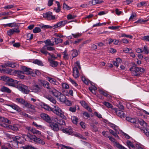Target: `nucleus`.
<instances>
[{"label":"nucleus","mask_w":149,"mask_h":149,"mask_svg":"<svg viewBox=\"0 0 149 149\" xmlns=\"http://www.w3.org/2000/svg\"><path fill=\"white\" fill-rule=\"evenodd\" d=\"M136 15L135 13H132L131 15L129 18V21H131L134 18V17H136Z\"/></svg>","instance_id":"e2e57ef3"},{"label":"nucleus","mask_w":149,"mask_h":149,"mask_svg":"<svg viewBox=\"0 0 149 149\" xmlns=\"http://www.w3.org/2000/svg\"><path fill=\"white\" fill-rule=\"evenodd\" d=\"M7 105L18 112H20L21 111V108L15 104H8Z\"/></svg>","instance_id":"a211bd4d"},{"label":"nucleus","mask_w":149,"mask_h":149,"mask_svg":"<svg viewBox=\"0 0 149 149\" xmlns=\"http://www.w3.org/2000/svg\"><path fill=\"white\" fill-rule=\"evenodd\" d=\"M130 70L131 72V74L133 76H139L141 75V72H144V70L143 68L136 67L130 68Z\"/></svg>","instance_id":"7ed1b4c3"},{"label":"nucleus","mask_w":149,"mask_h":149,"mask_svg":"<svg viewBox=\"0 0 149 149\" xmlns=\"http://www.w3.org/2000/svg\"><path fill=\"white\" fill-rule=\"evenodd\" d=\"M62 54L63 55V57L64 59L65 60H68L69 58V56L66 51L65 50Z\"/></svg>","instance_id":"4c0bfd02"},{"label":"nucleus","mask_w":149,"mask_h":149,"mask_svg":"<svg viewBox=\"0 0 149 149\" xmlns=\"http://www.w3.org/2000/svg\"><path fill=\"white\" fill-rule=\"evenodd\" d=\"M18 88L19 91L24 93L28 94L29 92L28 86L25 85H22L19 86Z\"/></svg>","instance_id":"9d476101"},{"label":"nucleus","mask_w":149,"mask_h":149,"mask_svg":"<svg viewBox=\"0 0 149 149\" xmlns=\"http://www.w3.org/2000/svg\"><path fill=\"white\" fill-rule=\"evenodd\" d=\"M40 117L42 119L48 123H49L52 122L51 119L49 116L46 113H42L40 115Z\"/></svg>","instance_id":"f8f14e48"},{"label":"nucleus","mask_w":149,"mask_h":149,"mask_svg":"<svg viewBox=\"0 0 149 149\" xmlns=\"http://www.w3.org/2000/svg\"><path fill=\"white\" fill-rule=\"evenodd\" d=\"M58 124H59L60 125H65V121L62 119H60L58 123Z\"/></svg>","instance_id":"6e6d98bb"},{"label":"nucleus","mask_w":149,"mask_h":149,"mask_svg":"<svg viewBox=\"0 0 149 149\" xmlns=\"http://www.w3.org/2000/svg\"><path fill=\"white\" fill-rule=\"evenodd\" d=\"M8 24V27H13L15 26H17V24L15 22L14 23H11Z\"/></svg>","instance_id":"69168bd1"},{"label":"nucleus","mask_w":149,"mask_h":149,"mask_svg":"<svg viewBox=\"0 0 149 149\" xmlns=\"http://www.w3.org/2000/svg\"><path fill=\"white\" fill-rule=\"evenodd\" d=\"M77 67L80 69H81L79 62L78 61L76 62L75 66L73 68V75L75 78H77L80 75Z\"/></svg>","instance_id":"20e7f679"},{"label":"nucleus","mask_w":149,"mask_h":149,"mask_svg":"<svg viewBox=\"0 0 149 149\" xmlns=\"http://www.w3.org/2000/svg\"><path fill=\"white\" fill-rule=\"evenodd\" d=\"M49 123L51 129L54 132H58L60 130L59 127L57 123L52 122Z\"/></svg>","instance_id":"6e6552de"},{"label":"nucleus","mask_w":149,"mask_h":149,"mask_svg":"<svg viewBox=\"0 0 149 149\" xmlns=\"http://www.w3.org/2000/svg\"><path fill=\"white\" fill-rule=\"evenodd\" d=\"M40 87L37 84L34 85L33 87V91L35 93H38L40 91Z\"/></svg>","instance_id":"aec40b11"},{"label":"nucleus","mask_w":149,"mask_h":149,"mask_svg":"<svg viewBox=\"0 0 149 149\" xmlns=\"http://www.w3.org/2000/svg\"><path fill=\"white\" fill-rule=\"evenodd\" d=\"M147 3L145 1H142L140 2L137 4V6L139 7H141L142 6H145L146 5Z\"/></svg>","instance_id":"ea45409f"},{"label":"nucleus","mask_w":149,"mask_h":149,"mask_svg":"<svg viewBox=\"0 0 149 149\" xmlns=\"http://www.w3.org/2000/svg\"><path fill=\"white\" fill-rule=\"evenodd\" d=\"M45 44V45L47 46H53L54 45V42H52L51 40L49 39H47L43 42Z\"/></svg>","instance_id":"4be33fe9"},{"label":"nucleus","mask_w":149,"mask_h":149,"mask_svg":"<svg viewBox=\"0 0 149 149\" xmlns=\"http://www.w3.org/2000/svg\"><path fill=\"white\" fill-rule=\"evenodd\" d=\"M126 120L132 123H136V119L133 118H131L129 117H126Z\"/></svg>","instance_id":"72a5a7b5"},{"label":"nucleus","mask_w":149,"mask_h":149,"mask_svg":"<svg viewBox=\"0 0 149 149\" xmlns=\"http://www.w3.org/2000/svg\"><path fill=\"white\" fill-rule=\"evenodd\" d=\"M63 132L69 135H72L73 131L71 127H69L67 128H63L62 130Z\"/></svg>","instance_id":"ddd939ff"},{"label":"nucleus","mask_w":149,"mask_h":149,"mask_svg":"<svg viewBox=\"0 0 149 149\" xmlns=\"http://www.w3.org/2000/svg\"><path fill=\"white\" fill-rule=\"evenodd\" d=\"M143 51L146 54H149V48L146 45L144 46Z\"/></svg>","instance_id":"c9c22d12"},{"label":"nucleus","mask_w":149,"mask_h":149,"mask_svg":"<svg viewBox=\"0 0 149 149\" xmlns=\"http://www.w3.org/2000/svg\"><path fill=\"white\" fill-rule=\"evenodd\" d=\"M51 111H53L54 113L59 116L62 118H64L65 117L64 115L61 112V110L58 107L56 106H54L53 108H52V110Z\"/></svg>","instance_id":"39448f33"},{"label":"nucleus","mask_w":149,"mask_h":149,"mask_svg":"<svg viewBox=\"0 0 149 149\" xmlns=\"http://www.w3.org/2000/svg\"><path fill=\"white\" fill-rule=\"evenodd\" d=\"M72 36L75 38H77L80 37L82 35L81 33H77L76 34H72Z\"/></svg>","instance_id":"de8ad7c7"},{"label":"nucleus","mask_w":149,"mask_h":149,"mask_svg":"<svg viewBox=\"0 0 149 149\" xmlns=\"http://www.w3.org/2000/svg\"><path fill=\"white\" fill-rule=\"evenodd\" d=\"M76 110V107H70L69 108V110L72 112H75Z\"/></svg>","instance_id":"bf43d9fd"},{"label":"nucleus","mask_w":149,"mask_h":149,"mask_svg":"<svg viewBox=\"0 0 149 149\" xmlns=\"http://www.w3.org/2000/svg\"><path fill=\"white\" fill-rule=\"evenodd\" d=\"M49 92L51 93L54 96L57 98L61 94V92L53 88H51Z\"/></svg>","instance_id":"9b49d317"},{"label":"nucleus","mask_w":149,"mask_h":149,"mask_svg":"<svg viewBox=\"0 0 149 149\" xmlns=\"http://www.w3.org/2000/svg\"><path fill=\"white\" fill-rule=\"evenodd\" d=\"M148 21V20H144L143 19H139L135 23L139 24H143Z\"/></svg>","instance_id":"58836bf2"},{"label":"nucleus","mask_w":149,"mask_h":149,"mask_svg":"<svg viewBox=\"0 0 149 149\" xmlns=\"http://www.w3.org/2000/svg\"><path fill=\"white\" fill-rule=\"evenodd\" d=\"M69 80L74 86L76 87L78 89H80L81 87L78 84L73 80L71 78H69Z\"/></svg>","instance_id":"7c9ffc66"},{"label":"nucleus","mask_w":149,"mask_h":149,"mask_svg":"<svg viewBox=\"0 0 149 149\" xmlns=\"http://www.w3.org/2000/svg\"><path fill=\"white\" fill-rule=\"evenodd\" d=\"M139 123L140 125L143 126L144 128L146 130H147V124L143 120H141L139 121Z\"/></svg>","instance_id":"c756f323"},{"label":"nucleus","mask_w":149,"mask_h":149,"mask_svg":"<svg viewBox=\"0 0 149 149\" xmlns=\"http://www.w3.org/2000/svg\"><path fill=\"white\" fill-rule=\"evenodd\" d=\"M33 63L35 64H36L40 66H43V64L42 62L41 61L38 59H36L34 61Z\"/></svg>","instance_id":"f704fd0d"},{"label":"nucleus","mask_w":149,"mask_h":149,"mask_svg":"<svg viewBox=\"0 0 149 149\" xmlns=\"http://www.w3.org/2000/svg\"><path fill=\"white\" fill-rule=\"evenodd\" d=\"M16 63L15 62L8 61L4 65L3 67H9L13 68H15L16 67Z\"/></svg>","instance_id":"dca6fc26"},{"label":"nucleus","mask_w":149,"mask_h":149,"mask_svg":"<svg viewBox=\"0 0 149 149\" xmlns=\"http://www.w3.org/2000/svg\"><path fill=\"white\" fill-rule=\"evenodd\" d=\"M127 146L129 147H131L132 148L134 147V145L133 143L129 141H127Z\"/></svg>","instance_id":"5fc2aeb1"},{"label":"nucleus","mask_w":149,"mask_h":149,"mask_svg":"<svg viewBox=\"0 0 149 149\" xmlns=\"http://www.w3.org/2000/svg\"><path fill=\"white\" fill-rule=\"evenodd\" d=\"M8 128L10 129L15 131H17L18 130V127L16 125H8Z\"/></svg>","instance_id":"2f4dec72"},{"label":"nucleus","mask_w":149,"mask_h":149,"mask_svg":"<svg viewBox=\"0 0 149 149\" xmlns=\"http://www.w3.org/2000/svg\"><path fill=\"white\" fill-rule=\"evenodd\" d=\"M47 80L50 83L53 84L54 85H58L59 84L58 82L57 81L56 79L54 78L48 77H47Z\"/></svg>","instance_id":"5701e85b"},{"label":"nucleus","mask_w":149,"mask_h":149,"mask_svg":"<svg viewBox=\"0 0 149 149\" xmlns=\"http://www.w3.org/2000/svg\"><path fill=\"white\" fill-rule=\"evenodd\" d=\"M63 7L64 9L67 10H69L72 8H71L67 5L65 3H64L63 4Z\"/></svg>","instance_id":"052dcab7"},{"label":"nucleus","mask_w":149,"mask_h":149,"mask_svg":"<svg viewBox=\"0 0 149 149\" xmlns=\"http://www.w3.org/2000/svg\"><path fill=\"white\" fill-rule=\"evenodd\" d=\"M98 91L100 94L104 96H106L107 97L109 98L111 97L109 95L107 94L106 91L102 89H99Z\"/></svg>","instance_id":"b1692460"},{"label":"nucleus","mask_w":149,"mask_h":149,"mask_svg":"<svg viewBox=\"0 0 149 149\" xmlns=\"http://www.w3.org/2000/svg\"><path fill=\"white\" fill-rule=\"evenodd\" d=\"M115 145L119 149H123L124 148V147L120 144L118 142H115Z\"/></svg>","instance_id":"37998d69"},{"label":"nucleus","mask_w":149,"mask_h":149,"mask_svg":"<svg viewBox=\"0 0 149 149\" xmlns=\"http://www.w3.org/2000/svg\"><path fill=\"white\" fill-rule=\"evenodd\" d=\"M57 98H58L61 102H63L65 100L66 97L61 93L60 95L57 97Z\"/></svg>","instance_id":"473e14b6"},{"label":"nucleus","mask_w":149,"mask_h":149,"mask_svg":"<svg viewBox=\"0 0 149 149\" xmlns=\"http://www.w3.org/2000/svg\"><path fill=\"white\" fill-rule=\"evenodd\" d=\"M62 86L63 88L67 89L69 88L68 85L66 83H63L62 84Z\"/></svg>","instance_id":"3c124183"},{"label":"nucleus","mask_w":149,"mask_h":149,"mask_svg":"<svg viewBox=\"0 0 149 149\" xmlns=\"http://www.w3.org/2000/svg\"><path fill=\"white\" fill-rule=\"evenodd\" d=\"M103 2V1H100L99 0H93L92 1V3L93 5H95L97 4H100Z\"/></svg>","instance_id":"e433bc0d"},{"label":"nucleus","mask_w":149,"mask_h":149,"mask_svg":"<svg viewBox=\"0 0 149 149\" xmlns=\"http://www.w3.org/2000/svg\"><path fill=\"white\" fill-rule=\"evenodd\" d=\"M47 99L53 104H55L56 102L55 100L52 96H48L47 97Z\"/></svg>","instance_id":"a19ab883"},{"label":"nucleus","mask_w":149,"mask_h":149,"mask_svg":"<svg viewBox=\"0 0 149 149\" xmlns=\"http://www.w3.org/2000/svg\"><path fill=\"white\" fill-rule=\"evenodd\" d=\"M42 107L48 111H51L52 110V108L46 104H43Z\"/></svg>","instance_id":"864d4df0"},{"label":"nucleus","mask_w":149,"mask_h":149,"mask_svg":"<svg viewBox=\"0 0 149 149\" xmlns=\"http://www.w3.org/2000/svg\"><path fill=\"white\" fill-rule=\"evenodd\" d=\"M26 136L27 137V139L29 141H33L34 142L42 145H44L45 143L43 139L42 138H38L35 136H33L30 134H27Z\"/></svg>","instance_id":"f03ea898"},{"label":"nucleus","mask_w":149,"mask_h":149,"mask_svg":"<svg viewBox=\"0 0 149 149\" xmlns=\"http://www.w3.org/2000/svg\"><path fill=\"white\" fill-rule=\"evenodd\" d=\"M27 40H31L33 37V35L32 34L28 33L27 35Z\"/></svg>","instance_id":"603ef678"},{"label":"nucleus","mask_w":149,"mask_h":149,"mask_svg":"<svg viewBox=\"0 0 149 149\" xmlns=\"http://www.w3.org/2000/svg\"><path fill=\"white\" fill-rule=\"evenodd\" d=\"M43 17L47 20H54L56 19L55 16L52 15V13L50 11L48 12L43 14Z\"/></svg>","instance_id":"423d86ee"},{"label":"nucleus","mask_w":149,"mask_h":149,"mask_svg":"<svg viewBox=\"0 0 149 149\" xmlns=\"http://www.w3.org/2000/svg\"><path fill=\"white\" fill-rule=\"evenodd\" d=\"M48 61L50 63V66L52 67H56L58 65V63L57 61H54L51 58H49Z\"/></svg>","instance_id":"6ab92c4d"},{"label":"nucleus","mask_w":149,"mask_h":149,"mask_svg":"<svg viewBox=\"0 0 149 149\" xmlns=\"http://www.w3.org/2000/svg\"><path fill=\"white\" fill-rule=\"evenodd\" d=\"M22 69L23 71L17 70L16 73V75H17V77L20 79H23L24 78V74L34 77L36 76L37 74L36 73L34 72L31 68L24 66L22 67Z\"/></svg>","instance_id":"f257e3e1"},{"label":"nucleus","mask_w":149,"mask_h":149,"mask_svg":"<svg viewBox=\"0 0 149 149\" xmlns=\"http://www.w3.org/2000/svg\"><path fill=\"white\" fill-rule=\"evenodd\" d=\"M113 111L120 118H123L125 117V114L122 111H121L117 108H114L113 109Z\"/></svg>","instance_id":"1a4fd4ad"},{"label":"nucleus","mask_w":149,"mask_h":149,"mask_svg":"<svg viewBox=\"0 0 149 149\" xmlns=\"http://www.w3.org/2000/svg\"><path fill=\"white\" fill-rule=\"evenodd\" d=\"M1 91L2 92H6L8 93H10L11 92L10 89L5 86H3L1 88Z\"/></svg>","instance_id":"393cba45"},{"label":"nucleus","mask_w":149,"mask_h":149,"mask_svg":"<svg viewBox=\"0 0 149 149\" xmlns=\"http://www.w3.org/2000/svg\"><path fill=\"white\" fill-rule=\"evenodd\" d=\"M14 6V4L9 5L4 7L5 9H10L13 8Z\"/></svg>","instance_id":"680f3d73"},{"label":"nucleus","mask_w":149,"mask_h":149,"mask_svg":"<svg viewBox=\"0 0 149 149\" xmlns=\"http://www.w3.org/2000/svg\"><path fill=\"white\" fill-rule=\"evenodd\" d=\"M20 114L21 115L25 117H28L30 118H32L31 116L29 115L24 111L21 112L20 113Z\"/></svg>","instance_id":"49530a36"},{"label":"nucleus","mask_w":149,"mask_h":149,"mask_svg":"<svg viewBox=\"0 0 149 149\" xmlns=\"http://www.w3.org/2000/svg\"><path fill=\"white\" fill-rule=\"evenodd\" d=\"M68 22L66 20L62 21L58 23V26L59 27H61L65 26V25L67 24Z\"/></svg>","instance_id":"c85d7f7f"},{"label":"nucleus","mask_w":149,"mask_h":149,"mask_svg":"<svg viewBox=\"0 0 149 149\" xmlns=\"http://www.w3.org/2000/svg\"><path fill=\"white\" fill-rule=\"evenodd\" d=\"M16 101L17 102H18L21 104L24 105V106H25L26 103L27 102V101H25L24 99L20 98H17L16 99Z\"/></svg>","instance_id":"412c9836"},{"label":"nucleus","mask_w":149,"mask_h":149,"mask_svg":"<svg viewBox=\"0 0 149 149\" xmlns=\"http://www.w3.org/2000/svg\"><path fill=\"white\" fill-rule=\"evenodd\" d=\"M20 32L19 27H16L14 28L10 29L7 31L8 35L9 36L12 35L15 33H18Z\"/></svg>","instance_id":"0eeeda50"},{"label":"nucleus","mask_w":149,"mask_h":149,"mask_svg":"<svg viewBox=\"0 0 149 149\" xmlns=\"http://www.w3.org/2000/svg\"><path fill=\"white\" fill-rule=\"evenodd\" d=\"M17 70H11L10 69L6 71L7 73L12 75H16L17 73Z\"/></svg>","instance_id":"cd10ccee"},{"label":"nucleus","mask_w":149,"mask_h":149,"mask_svg":"<svg viewBox=\"0 0 149 149\" xmlns=\"http://www.w3.org/2000/svg\"><path fill=\"white\" fill-rule=\"evenodd\" d=\"M103 103L107 108H112L113 107L112 105L109 102H104Z\"/></svg>","instance_id":"79ce46f5"},{"label":"nucleus","mask_w":149,"mask_h":149,"mask_svg":"<svg viewBox=\"0 0 149 149\" xmlns=\"http://www.w3.org/2000/svg\"><path fill=\"white\" fill-rule=\"evenodd\" d=\"M72 56L73 57H76L78 55V52L76 50H73L72 51Z\"/></svg>","instance_id":"09e8293b"},{"label":"nucleus","mask_w":149,"mask_h":149,"mask_svg":"<svg viewBox=\"0 0 149 149\" xmlns=\"http://www.w3.org/2000/svg\"><path fill=\"white\" fill-rule=\"evenodd\" d=\"M77 17V16L74 15H72L71 14H69L67 16V18L68 20L73 19Z\"/></svg>","instance_id":"c03bdc74"},{"label":"nucleus","mask_w":149,"mask_h":149,"mask_svg":"<svg viewBox=\"0 0 149 149\" xmlns=\"http://www.w3.org/2000/svg\"><path fill=\"white\" fill-rule=\"evenodd\" d=\"M40 52L44 55H50V53L47 51V46L45 45L40 49Z\"/></svg>","instance_id":"f3484780"},{"label":"nucleus","mask_w":149,"mask_h":149,"mask_svg":"<svg viewBox=\"0 0 149 149\" xmlns=\"http://www.w3.org/2000/svg\"><path fill=\"white\" fill-rule=\"evenodd\" d=\"M40 83L45 88L48 89L49 91L51 88L49 86V84L47 81L45 80H40Z\"/></svg>","instance_id":"4468645a"},{"label":"nucleus","mask_w":149,"mask_h":149,"mask_svg":"<svg viewBox=\"0 0 149 149\" xmlns=\"http://www.w3.org/2000/svg\"><path fill=\"white\" fill-rule=\"evenodd\" d=\"M65 104L68 106H70L72 105L71 102L69 100H65Z\"/></svg>","instance_id":"774afa93"},{"label":"nucleus","mask_w":149,"mask_h":149,"mask_svg":"<svg viewBox=\"0 0 149 149\" xmlns=\"http://www.w3.org/2000/svg\"><path fill=\"white\" fill-rule=\"evenodd\" d=\"M22 148L23 149H37L32 146L29 145L23 146Z\"/></svg>","instance_id":"a18cd8bd"},{"label":"nucleus","mask_w":149,"mask_h":149,"mask_svg":"<svg viewBox=\"0 0 149 149\" xmlns=\"http://www.w3.org/2000/svg\"><path fill=\"white\" fill-rule=\"evenodd\" d=\"M89 89L93 94H96L97 88L95 86L92 85L89 88Z\"/></svg>","instance_id":"a878e982"},{"label":"nucleus","mask_w":149,"mask_h":149,"mask_svg":"<svg viewBox=\"0 0 149 149\" xmlns=\"http://www.w3.org/2000/svg\"><path fill=\"white\" fill-rule=\"evenodd\" d=\"M72 120L74 124H77L78 120V118L75 116H73L72 118Z\"/></svg>","instance_id":"8fccbe9b"},{"label":"nucleus","mask_w":149,"mask_h":149,"mask_svg":"<svg viewBox=\"0 0 149 149\" xmlns=\"http://www.w3.org/2000/svg\"><path fill=\"white\" fill-rule=\"evenodd\" d=\"M141 39L143 40L149 41V36H143L142 37Z\"/></svg>","instance_id":"0e129e2a"},{"label":"nucleus","mask_w":149,"mask_h":149,"mask_svg":"<svg viewBox=\"0 0 149 149\" xmlns=\"http://www.w3.org/2000/svg\"><path fill=\"white\" fill-rule=\"evenodd\" d=\"M132 49L129 48L127 47H125L124 48L123 51L125 53H129L130 52H132Z\"/></svg>","instance_id":"4d7b16f0"},{"label":"nucleus","mask_w":149,"mask_h":149,"mask_svg":"<svg viewBox=\"0 0 149 149\" xmlns=\"http://www.w3.org/2000/svg\"><path fill=\"white\" fill-rule=\"evenodd\" d=\"M2 120L4 122L6 123L9 124L10 123V121L7 118L4 117L2 118Z\"/></svg>","instance_id":"338daca9"},{"label":"nucleus","mask_w":149,"mask_h":149,"mask_svg":"<svg viewBox=\"0 0 149 149\" xmlns=\"http://www.w3.org/2000/svg\"><path fill=\"white\" fill-rule=\"evenodd\" d=\"M41 29L39 27H35L33 30V32L34 33H39L41 31Z\"/></svg>","instance_id":"13d9d810"},{"label":"nucleus","mask_w":149,"mask_h":149,"mask_svg":"<svg viewBox=\"0 0 149 149\" xmlns=\"http://www.w3.org/2000/svg\"><path fill=\"white\" fill-rule=\"evenodd\" d=\"M25 106V107L27 108L29 110H31V111L33 112L36 111V107L28 102L26 103Z\"/></svg>","instance_id":"2eb2a0df"},{"label":"nucleus","mask_w":149,"mask_h":149,"mask_svg":"<svg viewBox=\"0 0 149 149\" xmlns=\"http://www.w3.org/2000/svg\"><path fill=\"white\" fill-rule=\"evenodd\" d=\"M51 40H54V42L56 45L61 43L63 42V40L60 38H56L54 37H52L51 38Z\"/></svg>","instance_id":"bb28decb"}]
</instances>
